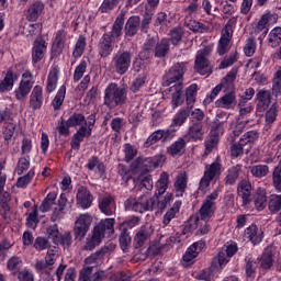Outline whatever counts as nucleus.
Masks as SVG:
<instances>
[{
	"label": "nucleus",
	"mask_w": 281,
	"mask_h": 281,
	"mask_svg": "<svg viewBox=\"0 0 281 281\" xmlns=\"http://www.w3.org/2000/svg\"><path fill=\"white\" fill-rule=\"evenodd\" d=\"M172 201H175V195L167 192L165 196L153 195L148 198L147 194H143L139 198H130L125 201L124 205L125 210L144 214V212H153V210L164 212Z\"/></svg>",
	"instance_id": "f257e3e1"
},
{
	"label": "nucleus",
	"mask_w": 281,
	"mask_h": 281,
	"mask_svg": "<svg viewBox=\"0 0 281 281\" xmlns=\"http://www.w3.org/2000/svg\"><path fill=\"white\" fill-rule=\"evenodd\" d=\"M68 124L71 126V128L80 126L74 134L72 140L70 143L74 150H80V144H82L86 138H89L93 132V126L95 125V116L91 114L87 121L85 115L80 113L72 114L68 119Z\"/></svg>",
	"instance_id": "f03ea898"
},
{
	"label": "nucleus",
	"mask_w": 281,
	"mask_h": 281,
	"mask_svg": "<svg viewBox=\"0 0 281 281\" xmlns=\"http://www.w3.org/2000/svg\"><path fill=\"white\" fill-rule=\"evenodd\" d=\"M124 102H126V90L120 88L115 82L110 83L104 90V105L108 109H115Z\"/></svg>",
	"instance_id": "7ed1b4c3"
},
{
	"label": "nucleus",
	"mask_w": 281,
	"mask_h": 281,
	"mask_svg": "<svg viewBox=\"0 0 281 281\" xmlns=\"http://www.w3.org/2000/svg\"><path fill=\"white\" fill-rule=\"evenodd\" d=\"M221 194V187H217L213 190V192L203 200L202 205L200 207L199 214L201 221H210L212 216H214V212H216V200Z\"/></svg>",
	"instance_id": "20e7f679"
},
{
	"label": "nucleus",
	"mask_w": 281,
	"mask_h": 281,
	"mask_svg": "<svg viewBox=\"0 0 281 281\" xmlns=\"http://www.w3.org/2000/svg\"><path fill=\"white\" fill-rule=\"evenodd\" d=\"M188 71V63L180 61L175 64L165 75L164 85L165 87H170V85H179L183 80V76Z\"/></svg>",
	"instance_id": "39448f33"
},
{
	"label": "nucleus",
	"mask_w": 281,
	"mask_h": 281,
	"mask_svg": "<svg viewBox=\"0 0 281 281\" xmlns=\"http://www.w3.org/2000/svg\"><path fill=\"white\" fill-rule=\"evenodd\" d=\"M212 48L205 47L198 52L194 63V70L200 74V76H210L212 74V65H210V56Z\"/></svg>",
	"instance_id": "423d86ee"
},
{
	"label": "nucleus",
	"mask_w": 281,
	"mask_h": 281,
	"mask_svg": "<svg viewBox=\"0 0 281 281\" xmlns=\"http://www.w3.org/2000/svg\"><path fill=\"white\" fill-rule=\"evenodd\" d=\"M5 168V160H0V214L5 218L8 216V212H10V193L3 192V188H5V181H8V177L1 170Z\"/></svg>",
	"instance_id": "0eeeda50"
},
{
	"label": "nucleus",
	"mask_w": 281,
	"mask_h": 281,
	"mask_svg": "<svg viewBox=\"0 0 281 281\" xmlns=\"http://www.w3.org/2000/svg\"><path fill=\"white\" fill-rule=\"evenodd\" d=\"M133 60V55L128 50H124L122 53H116L112 58V65L114 67V71L119 74V76H124L131 69V61Z\"/></svg>",
	"instance_id": "6e6552de"
},
{
	"label": "nucleus",
	"mask_w": 281,
	"mask_h": 281,
	"mask_svg": "<svg viewBox=\"0 0 281 281\" xmlns=\"http://www.w3.org/2000/svg\"><path fill=\"white\" fill-rule=\"evenodd\" d=\"M232 27V21H228L222 30L221 38L217 45V54H220V56H224V54H227V52H229L232 47V36H234V29Z\"/></svg>",
	"instance_id": "1a4fd4ad"
},
{
	"label": "nucleus",
	"mask_w": 281,
	"mask_h": 281,
	"mask_svg": "<svg viewBox=\"0 0 281 281\" xmlns=\"http://www.w3.org/2000/svg\"><path fill=\"white\" fill-rule=\"evenodd\" d=\"M91 223H93V218L89 213L81 214L75 222V238L77 240H82L87 233L89 232V227H91Z\"/></svg>",
	"instance_id": "9d476101"
},
{
	"label": "nucleus",
	"mask_w": 281,
	"mask_h": 281,
	"mask_svg": "<svg viewBox=\"0 0 281 281\" xmlns=\"http://www.w3.org/2000/svg\"><path fill=\"white\" fill-rule=\"evenodd\" d=\"M278 21V14L267 12L263 14L255 26V34L267 36L269 34V25H273Z\"/></svg>",
	"instance_id": "9b49d317"
},
{
	"label": "nucleus",
	"mask_w": 281,
	"mask_h": 281,
	"mask_svg": "<svg viewBox=\"0 0 281 281\" xmlns=\"http://www.w3.org/2000/svg\"><path fill=\"white\" fill-rule=\"evenodd\" d=\"M45 54H47V42L42 37H37L32 47V63L36 65V63H41L43 58H45Z\"/></svg>",
	"instance_id": "f8f14e48"
},
{
	"label": "nucleus",
	"mask_w": 281,
	"mask_h": 281,
	"mask_svg": "<svg viewBox=\"0 0 281 281\" xmlns=\"http://www.w3.org/2000/svg\"><path fill=\"white\" fill-rule=\"evenodd\" d=\"M237 194L241 199L243 207H249L251 203V182L241 180L237 187Z\"/></svg>",
	"instance_id": "ddd939ff"
},
{
	"label": "nucleus",
	"mask_w": 281,
	"mask_h": 281,
	"mask_svg": "<svg viewBox=\"0 0 281 281\" xmlns=\"http://www.w3.org/2000/svg\"><path fill=\"white\" fill-rule=\"evenodd\" d=\"M43 102H45V97H43V87L34 86L29 100L30 109H32V111H38L43 106Z\"/></svg>",
	"instance_id": "4468645a"
},
{
	"label": "nucleus",
	"mask_w": 281,
	"mask_h": 281,
	"mask_svg": "<svg viewBox=\"0 0 281 281\" xmlns=\"http://www.w3.org/2000/svg\"><path fill=\"white\" fill-rule=\"evenodd\" d=\"M79 280L81 281L106 280V272L104 270H99L93 273V266H88L80 271Z\"/></svg>",
	"instance_id": "2eb2a0df"
},
{
	"label": "nucleus",
	"mask_w": 281,
	"mask_h": 281,
	"mask_svg": "<svg viewBox=\"0 0 281 281\" xmlns=\"http://www.w3.org/2000/svg\"><path fill=\"white\" fill-rule=\"evenodd\" d=\"M19 80L16 72L12 69L7 70L3 78L0 80V93H8L14 89V82Z\"/></svg>",
	"instance_id": "dca6fc26"
},
{
	"label": "nucleus",
	"mask_w": 281,
	"mask_h": 281,
	"mask_svg": "<svg viewBox=\"0 0 281 281\" xmlns=\"http://www.w3.org/2000/svg\"><path fill=\"white\" fill-rule=\"evenodd\" d=\"M58 260V251L56 249H48L45 256V260H37L35 263V269L37 271H45V269L53 267Z\"/></svg>",
	"instance_id": "f3484780"
},
{
	"label": "nucleus",
	"mask_w": 281,
	"mask_h": 281,
	"mask_svg": "<svg viewBox=\"0 0 281 281\" xmlns=\"http://www.w3.org/2000/svg\"><path fill=\"white\" fill-rule=\"evenodd\" d=\"M114 45H115V40H112L111 35H105L104 33L99 42L100 56H102V58H106V56H111L114 49Z\"/></svg>",
	"instance_id": "a211bd4d"
},
{
	"label": "nucleus",
	"mask_w": 281,
	"mask_h": 281,
	"mask_svg": "<svg viewBox=\"0 0 281 281\" xmlns=\"http://www.w3.org/2000/svg\"><path fill=\"white\" fill-rule=\"evenodd\" d=\"M115 199H113L112 195L106 194L99 200V210L102 214H105V216L115 214Z\"/></svg>",
	"instance_id": "6ab92c4d"
},
{
	"label": "nucleus",
	"mask_w": 281,
	"mask_h": 281,
	"mask_svg": "<svg viewBox=\"0 0 281 281\" xmlns=\"http://www.w3.org/2000/svg\"><path fill=\"white\" fill-rule=\"evenodd\" d=\"M171 93V104L173 109L181 106L183 104V83L178 82L169 88Z\"/></svg>",
	"instance_id": "aec40b11"
},
{
	"label": "nucleus",
	"mask_w": 281,
	"mask_h": 281,
	"mask_svg": "<svg viewBox=\"0 0 281 281\" xmlns=\"http://www.w3.org/2000/svg\"><path fill=\"white\" fill-rule=\"evenodd\" d=\"M205 247V241L199 240L193 243L183 255L182 259L183 262H192L196 256H199L200 251H203V248Z\"/></svg>",
	"instance_id": "412c9836"
},
{
	"label": "nucleus",
	"mask_w": 281,
	"mask_h": 281,
	"mask_svg": "<svg viewBox=\"0 0 281 281\" xmlns=\"http://www.w3.org/2000/svg\"><path fill=\"white\" fill-rule=\"evenodd\" d=\"M244 236L250 240L252 245H259V243H262V238H265L262 229L254 224L245 229Z\"/></svg>",
	"instance_id": "4be33fe9"
},
{
	"label": "nucleus",
	"mask_w": 281,
	"mask_h": 281,
	"mask_svg": "<svg viewBox=\"0 0 281 281\" xmlns=\"http://www.w3.org/2000/svg\"><path fill=\"white\" fill-rule=\"evenodd\" d=\"M77 203L83 210L89 209V206L93 203V195L91 192L87 190L85 187H80L77 192Z\"/></svg>",
	"instance_id": "5701e85b"
},
{
	"label": "nucleus",
	"mask_w": 281,
	"mask_h": 281,
	"mask_svg": "<svg viewBox=\"0 0 281 281\" xmlns=\"http://www.w3.org/2000/svg\"><path fill=\"white\" fill-rule=\"evenodd\" d=\"M187 135L189 139H192V142H203V136L205 135V130H203V123H192L189 126Z\"/></svg>",
	"instance_id": "b1692460"
},
{
	"label": "nucleus",
	"mask_w": 281,
	"mask_h": 281,
	"mask_svg": "<svg viewBox=\"0 0 281 281\" xmlns=\"http://www.w3.org/2000/svg\"><path fill=\"white\" fill-rule=\"evenodd\" d=\"M236 104H237L236 93L234 92L226 93L215 101V106L217 109L229 110V109H234Z\"/></svg>",
	"instance_id": "393cba45"
},
{
	"label": "nucleus",
	"mask_w": 281,
	"mask_h": 281,
	"mask_svg": "<svg viewBox=\"0 0 281 281\" xmlns=\"http://www.w3.org/2000/svg\"><path fill=\"white\" fill-rule=\"evenodd\" d=\"M145 170L147 172H150V170H155V168H159L166 164V156L159 155V156H154L145 159H140Z\"/></svg>",
	"instance_id": "a878e982"
},
{
	"label": "nucleus",
	"mask_w": 281,
	"mask_h": 281,
	"mask_svg": "<svg viewBox=\"0 0 281 281\" xmlns=\"http://www.w3.org/2000/svg\"><path fill=\"white\" fill-rule=\"evenodd\" d=\"M176 196H183L186 189L188 188V173L186 171H181L173 183Z\"/></svg>",
	"instance_id": "bb28decb"
},
{
	"label": "nucleus",
	"mask_w": 281,
	"mask_h": 281,
	"mask_svg": "<svg viewBox=\"0 0 281 281\" xmlns=\"http://www.w3.org/2000/svg\"><path fill=\"white\" fill-rule=\"evenodd\" d=\"M65 43H67V32L61 29L55 34V40L52 46L53 52L61 54L63 49H65Z\"/></svg>",
	"instance_id": "cd10ccee"
},
{
	"label": "nucleus",
	"mask_w": 281,
	"mask_h": 281,
	"mask_svg": "<svg viewBox=\"0 0 281 281\" xmlns=\"http://www.w3.org/2000/svg\"><path fill=\"white\" fill-rule=\"evenodd\" d=\"M257 111L262 113V111H267L269 109V104H271V92L268 90H260L257 93Z\"/></svg>",
	"instance_id": "c85d7f7f"
},
{
	"label": "nucleus",
	"mask_w": 281,
	"mask_h": 281,
	"mask_svg": "<svg viewBox=\"0 0 281 281\" xmlns=\"http://www.w3.org/2000/svg\"><path fill=\"white\" fill-rule=\"evenodd\" d=\"M33 87L30 81H20L19 87L14 90L15 99L19 100V102L25 101Z\"/></svg>",
	"instance_id": "c756f323"
},
{
	"label": "nucleus",
	"mask_w": 281,
	"mask_h": 281,
	"mask_svg": "<svg viewBox=\"0 0 281 281\" xmlns=\"http://www.w3.org/2000/svg\"><path fill=\"white\" fill-rule=\"evenodd\" d=\"M123 27H124V13H121L117 15L116 20L114 21L111 32L105 33V35H109L110 38H112L115 42L116 38H120V36H122Z\"/></svg>",
	"instance_id": "7c9ffc66"
},
{
	"label": "nucleus",
	"mask_w": 281,
	"mask_h": 281,
	"mask_svg": "<svg viewBox=\"0 0 281 281\" xmlns=\"http://www.w3.org/2000/svg\"><path fill=\"white\" fill-rule=\"evenodd\" d=\"M43 10H45V4L41 1L31 4L26 13L27 21H38V16L43 14Z\"/></svg>",
	"instance_id": "2f4dec72"
},
{
	"label": "nucleus",
	"mask_w": 281,
	"mask_h": 281,
	"mask_svg": "<svg viewBox=\"0 0 281 281\" xmlns=\"http://www.w3.org/2000/svg\"><path fill=\"white\" fill-rule=\"evenodd\" d=\"M139 25H142V20L137 15L131 16L125 24V35L135 36L139 31Z\"/></svg>",
	"instance_id": "473e14b6"
},
{
	"label": "nucleus",
	"mask_w": 281,
	"mask_h": 281,
	"mask_svg": "<svg viewBox=\"0 0 281 281\" xmlns=\"http://www.w3.org/2000/svg\"><path fill=\"white\" fill-rule=\"evenodd\" d=\"M168 186H170V175L164 171L160 173L159 179L156 182V188L158 190V194L154 196H166V190H168Z\"/></svg>",
	"instance_id": "72a5a7b5"
},
{
	"label": "nucleus",
	"mask_w": 281,
	"mask_h": 281,
	"mask_svg": "<svg viewBox=\"0 0 281 281\" xmlns=\"http://www.w3.org/2000/svg\"><path fill=\"white\" fill-rule=\"evenodd\" d=\"M115 226V218H105L103 221H101L95 227L94 229L102 235V237L104 238V233L109 232V234H113V232H115L114 229Z\"/></svg>",
	"instance_id": "f704fd0d"
},
{
	"label": "nucleus",
	"mask_w": 281,
	"mask_h": 281,
	"mask_svg": "<svg viewBox=\"0 0 281 281\" xmlns=\"http://www.w3.org/2000/svg\"><path fill=\"white\" fill-rule=\"evenodd\" d=\"M102 234H99V232L94 228L92 236L90 238L86 239V245L83 246L85 251H93L94 248H97L100 243H102Z\"/></svg>",
	"instance_id": "c9c22d12"
},
{
	"label": "nucleus",
	"mask_w": 281,
	"mask_h": 281,
	"mask_svg": "<svg viewBox=\"0 0 281 281\" xmlns=\"http://www.w3.org/2000/svg\"><path fill=\"white\" fill-rule=\"evenodd\" d=\"M255 207L258 212H262L267 207V190L263 188H258L255 194Z\"/></svg>",
	"instance_id": "e433bc0d"
},
{
	"label": "nucleus",
	"mask_w": 281,
	"mask_h": 281,
	"mask_svg": "<svg viewBox=\"0 0 281 281\" xmlns=\"http://www.w3.org/2000/svg\"><path fill=\"white\" fill-rule=\"evenodd\" d=\"M150 237V227L147 226H142L135 237H134V244L136 248H139L144 245V243H146V240H148V238Z\"/></svg>",
	"instance_id": "4c0bfd02"
},
{
	"label": "nucleus",
	"mask_w": 281,
	"mask_h": 281,
	"mask_svg": "<svg viewBox=\"0 0 281 281\" xmlns=\"http://www.w3.org/2000/svg\"><path fill=\"white\" fill-rule=\"evenodd\" d=\"M58 87V68L54 67L50 69L47 81H46V91L47 93H53Z\"/></svg>",
	"instance_id": "58836bf2"
},
{
	"label": "nucleus",
	"mask_w": 281,
	"mask_h": 281,
	"mask_svg": "<svg viewBox=\"0 0 281 281\" xmlns=\"http://www.w3.org/2000/svg\"><path fill=\"white\" fill-rule=\"evenodd\" d=\"M221 157L217 156L214 162L205 166L204 175H207L212 179L215 177H221Z\"/></svg>",
	"instance_id": "ea45409f"
},
{
	"label": "nucleus",
	"mask_w": 281,
	"mask_h": 281,
	"mask_svg": "<svg viewBox=\"0 0 281 281\" xmlns=\"http://www.w3.org/2000/svg\"><path fill=\"white\" fill-rule=\"evenodd\" d=\"M88 170H95L100 177L106 172V167L104 166V162L100 161L98 157L93 156L88 160L87 164Z\"/></svg>",
	"instance_id": "a19ab883"
},
{
	"label": "nucleus",
	"mask_w": 281,
	"mask_h": 281,
	"mask_svg": "<svg viewBox=\"0 0 281 281\" xmlns=\"http://www.w3.org/2000/svg\"><path fill=\"white\" fill-rule=\"evenodd\" d=\"M240 172H243V166L236 165L234 167H231L225 178V183H227L228 186H234V183L238 181V178L240 177Z\"/></svg>",
	"instance_id": "79ce46f5"
},
{
	"label": "nucleus",
	"mask_w": 281,
	"mask_h": 281,
	"mask_svg": "<svg viewBox=\"0 0 281 281\" xmlns=\"http://www.w3.org/2000/svg\"><path fill=\"white\" fill-rule=\"evenodd\" d=\"M181 201H176L173 205L168 210L162 218L164 225H170V222L179 214V210H181Z\"/></svg>",
	"instance_id": "37998d69"
},
{
	"label": "nucleus",
	"mask_w": 281,
	"mask_h": 281,
	"mask_svg": "<svg viewBox=\"0 0 281 281\" xmlns=\"http://www.w3.org/2000/svg\"><path fill=\"white\" fill-rule=\"evenodd\" d=\"M258 260L261 269H271L273 267V251L271 248L266 249Z\"/></svg>",
	"instance_id": "c03bdc74"
},
{
	"label": "nucleus",
	"mask_w": 281,
	"mask_h": 281,
	"mask_svg": "<svg viewBox=\"0 0 281 281\" xmlns=\"http://www.w3.org/2000/svg\"><path fill=\"white\" fill-rule=\"evenodd\" d=\"M169 155L172 157H177V155H183L186 153V139L179 138L176 140L169 148H168Z\"/></svg>",
	"instance_id": "a18cd8bd"
},
{
	"label": "nucleus",
	"mask_w": 281,
	"mask_h": 281,
	"mask_svg": "<svg viewBox=\"0 0 281 281\" xmlns=\"http://www.w3.org/2000/svg\"><path fill=\"white\" fill-rule=\"evenodd\" d=\"M192 108L187 106L181 110H179L178 113L173 116V126H182V124H186V120L190 117V111Z\"/></svg>",
	"instance_id": "49530a36"
},
{
	"label": "nucleus",
	"mask_w": 281,
	"mask_h": 281,
	"mask_svg": "<svg viewBox=\"0 0 281 281\" xmlns=\"http://www.w3.org/2000/svg\"><path fill=\"white\" fill-rule=\"evenodd\" d=\"M135 186H139L140 190H147V192H150L153 190V179L150 177L140 175L137 178H134Z\"/></svg>",
	"instance_id": "de8ad7c7"
},
{
	"label": "nucleus",
	"mask_w": 281,
	"mask_h": 281,
	"mask_svg": "<svg viewBox=\"0 0 281 281\" xmlns=\"http://www.w3.org/2000/svg\"><path fill=\"white\" fill-rule=\"evenodd\" d=\"M170 52V42L167 38H162L155 47L156 58H164Z\"/></svg>",
	"instance_id": "09e8293b"
},
{
	"label": "nucleus",
	"mask_w": 281,
	"mask_h": 281,
	"mask_svg": "<svg viewBox=\"0 0 281 281\" xmlns=\"http://www.w3.org/2000/svg\"><path fill=\"white\" fill-rule=\"evenodd\" d=\"M65 95H67V87L60 86L53 100V108L55 111L60 110V106H63V102H65Z\"/></svg>",
	"instance_id": "8fccbe9b"
},
{
	"label": "nucleus",
	"mask_w": 281,
	"mask_h": 281,
	"mask_svg": "<svg viewBox=\"0 0 281 281\" xmlns=\"http://www.w3.org/2000/svg\"><path fill=\"white\" fill-rule=\"evenodd\" d=\"M281 43V27H274L268 34V45L269 47H278Z\"/></svg>",
	"instance_id": "3c124183"
},
{
	"label": "nucleus",
	"mask_w": 281,
	"mask_h": 281,
	"mask_svg": "<svg viewBox=\"0 0 281 281\" xmlns=\"http://www.w3.org/2000/svg\"><path fill=\"white\" fill-rule=\"evenodd\" d=\"M86 47H87V37H85V35H80L75 44V48L72 52L74 58H80V56L85 54Z\"/></svg>",
	"instance_id": "603ef678"
},
{
	"label": "nucleus",
	"mask_w": 281,
	"mask_h": 281,
	"mask_svg": "<svg viewBox=\"0 0 281 281\" xmlns=\"http://www.w3.org/2000/svg\"><path fill=\"white\" fill-rule=\"evenodd\" d=\"M43 34V23L29 24L25 29V35L27 38H34V36H41Z\"/></svg>",
	"instance_id": "864d4df0"
},
{
	"label": "nucleus",
	"mask_w": 281,
	"mask_h": 281,
	"mask_svg": "<svg viewBox=\"0 0 281 281\" xmlns=\"http://www.w3.org/2000/svg\"><path fill=\"white\" fill-rule=\"evenodd\" d=\"M250 173L256 179H262L263 177H267V175H269V166L255 165V166L250 167Z\"/></svg>",
	"instance_id": "5fc2aeb1"
},
{
	"label": "nucleus",
	"mask_w": 281,
	"mask_h": 281,
	"mask_svg": "<svg viewBox=\"0 0 281 281\" xmlns=\"http://www.w3.org/2000/svg\"><path fill=\"white\" fill-rule=\"evenodd\" d=\"M23 265V261L21 258L13 256L11 257L7 262V268L13 276H16V273L21 270V267Z\"/></svg>",
	"instance_id": "6e6d98bb"
},
{
	"label": "nucleus",
	"mask_w": 281,
	"mask_h": 281,
	"mask_svg": "<svg viewBox=\"0 0 281 281\" xmlns=\"http://www.w3.org/2000/svg\"><path fill=\"white\" fill-rule=\"evenodd\" d=\"M272 186L277 192H281V159L272 171Z\"/></svg>",
	"instance_id": "4d7b16f0"
},
{
	"label": "nucleus",
	"mask_w": 281,
	"mask_h": 281,
	"mask_svg": "<svg viewBox=\"0 0 281 281\" xmlns=\"http://www.w3.org/2000/svg\"><path fill=\"white\" fill-rule=\"evenodd\" d=\"M199 225H201V220L196 215H192L183 228V234H190V232H194L199 229Z\"/></svg>",
	"instance_id": "13d9d810"
},
{
	"label": "nucleus",
	"mask_w": 281,
	"mask_h": 281,
	"mask_svg": "<svg viewBox=\"0 0 281 281\" xmlns=\"http://www.w3.org/2000/svg\"><path fill=\"white\" fill-rule=\"evenodd\" d=\"M87 74V61L82 59L79 65L75 68L74 82H80Z\"/></svg>",
	"instance_id": "bf43d9fd"
},
{
	"label": "nucleus",
	"mask_w": 281,
	"mask_h": 281,
	"mask_svg": "<svg viewBox=\"0 0 281 281\" xmlns=\"http://www.w3.org/2000/svg\"><path fill=\"white\" fill-rule=\"evenodd\" d=\"M258 47V43L256 42V38L250 37L246 41V44L244 46V54L248 58H251L254 54H256V49Z\"/></svg>",
	"instance_id": "052dcab7"
},
{
	"label": "nucleus",
	"mask_w": 281,
	"mask_h": 281,
	"mask_svg": "<svg viewBox=\"0 0 281 281\" xmlns=\"http://www.w3.org/2000/svg\"><path fill=\"white\" fill-rule=\"evenodd\" d=\"M268 207L272 214L280 212L281 210V194H273L270 196Z\"/></svg>",
	"instance_id": "680f3d73"
},
{
	"label": "nucleus",
	"mask_w": 281,
	"mask_h": 281,
	"mask_svg": "<svg viewBox=\"0 0 281 281\" xmlns=\"http://www.w3.org/2000/svg\"><path fill=\"white\" fill-rule=\"evenodd\" d=\"M181 243V239L177 236H161L159 239L160 249H168V247H172V245Z\"/></svg>",
	"instance_id": "e2e57ef3"
},
{
	"label": "nucleus",
	"mask_w": 281,
	"mask_h": 281,
	"mask_svg": "<svg viewBox=\"0 0 281 281\" xmlns=\"http://www.w3.org/2000/svg\"><path fill=\"white\" fill-rule=\"evenodd\" d=\"M198 91H199V86L196 83H193L187 88V91H186L187 104H194V102H196Z\"/></svg>",
	"instance_id": "0e129e2a"
},
{
	"label": "nucleus",
	"mask_w": 281,
	"mask_h": 281,
	"mask_svg": "<svg viewBox=\"0 0 281 281\" xmlns=\"http://www.w3.org/2000/svg\"><path fill=\"white\" fill-rule=\"evenodd\" d=\"M246 262V274L248 278H251L256 273V269H258V262H256V259H254L251 256H247L245 258Z\"/></svg>",
	"instance_id": "69168bd1"
},
{
	"label": "nucleus",
	"mask_w": 281,
	"mask_h": 281,
	"mask_svg": "<svg viewBox=\"0 0 281 281\" xmlns=\"http://www.w3.org/2000/svg\"><path fill=\"white\" fill-rule=\"evenodd\" d=\"M56 201V193L50 192L46 195L45 200L42 202V205L40 206L41 212H48V210L54 205Z\"/></svg>",
	"instance_id": "338daca9"
},
{
	"label": "nucleus",
	"mask_w": 281,
	"mask_h": 281,
	"mask_svg": "<svg viewBox=\"0 0 281 281\" xmlns=\"http://www.w3.org/2000/svg\"><path fill=\"white\" fill-rule=\"evenodd\" d=\"M258 139V132L256 131H250V132H247L245 133L239 142H241V144L244 146H247V144H254V142H256Z\"/></svg>",
	"instance_id": "774afa93"
}]
</instances>
